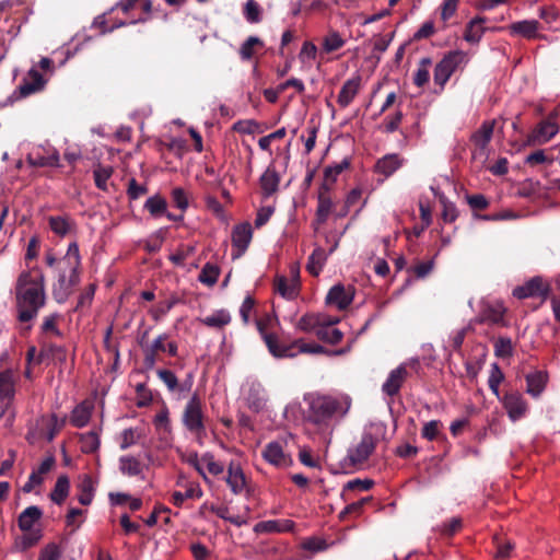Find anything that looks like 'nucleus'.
<instances>
[{"label": "nucleus", "mask_w": 560, "mask_h": 560, "mask_svg": "<svg viewBox=\"0 0 560 560\" xmlns=\"http://www.w3.org/2000/svg\"><path fill=\"white\" fill-rule=\"evenodd\" d=\"M18 319L28 323L34 319L46 303L45 277L23 271L15 284Z\"/></svg>", "instance_id": "1"}, {"label": "nucleus", "mask_w": 560, "mask_h": 560, "mask_svg": "<svg viewBox=\"0 0 560 560\" xmlns=\"http://www.w3.org/2000/svg\"><path fill=\"white\" fill-rule=\"evenodd\" d=\"M352 399L347 394H316L308 402L307 421L326 431L349 412Z\"/></svg>", "instance_id": "2"}, {"label": "nucleus", "mask_w": 560, "mask_h": 560, "mask_svg": "<svg viewBox=\"0 0 560 560\" xmlns=\"http://www.w3.org/2000/svg\"><path fill=\"white\" fill-rule=\"evenodd\" d=\"M43 517V511L37 505L27 506L18 517V526L24 535L20 540L21 550H27L36 546L43 538V529L34 526Z\"/></svg>", "instance_id": "3"}, {"label": "nucleus", "mask_w": 560, "mask_h": 560, "mask_svg": "<svg viewBox=\"0 0 560 560\" xmlns=\"http://www.w3.org/2000/svg\"><path fill=\"white\" fill-rule=\"evenodd\" d=\"M182 421L186 430L195 436L196 441L202 444L207 436L206 416L202 401L197 394H194L186 404Z\"/></svg>", "instance_id": "4"}, {"label": "nucleus", "mask_w": 560, "mask_h": 560, "mask_svg": "<svg viewBox=\"0 0 560 560\" xmlns=\"http://www.w3.org/2000/svg\"><path fill=\"white\" fill-rule=\"evenodd\" d=\"M466 61V54L462 50H453L444 55L434 68V82L444 89L446 82L460 63Z\"/></svg>", "instance_id": "5"}, {"label": "nucleus", "mask_w": 560, "mask_h": 560, "mask_svg": "<svg viewBox=\"0 0 560 560\" xmlns=\"http://www.w3.org/2000/svg\"><path fill=\"white\" fill-rule=\"evenodd\" d=\"M288 438H280L267 443L261 452L262 458L277 468H287L292 465L291 454L287 451Z\"/></svg>", "instance_id": "6"}, {"label": "nucleus", "mask_w": 560, "mask_h": 560, "mask_svg": "<svg viewBox=\"0 0 560 560\" xmlns=\"http://www.w3.org/2000/svg\"><path fill=\"white\" fill-rule=\"evenodd\" d=\"M376 445L377 439L371 433H364L358 445L348 451L345 460L349 462L352 467L362 465L373 454Z\"/></svg>", "instance_id": "7"}, {"label": "nucleus", "mask_w": 560, "mask_h": 560, "mask_svg": "<svg viewBox=\"0 0 560 560\" xmlns=\"http://www.w3.org/2000/svg\"><path fill=\"white\" fill-rule=\"evenodd\" d=\"M68 268L59 266L58 281L52 285V296L58 303L67 301L72 292V289L78 285L80 281L79 271L69 270L70 275L67 278L66 270Z\"/></svg>", "instance_id": "8"}, {"label": "nucleus", "mask_w": 560, "mask_h": 560, "mask_svg": "<svg viewBox=\"0 0 560 560\" xmlns=\"http://www.w3.org/2000/svg\"><path fill=\"white\" fill-rule=\"evenodd\" d=\"M19 380L18 366L2 368L0 365V401L14 402Z\"/></svg>", "instance_id": "9"}, {"label": "nucleus", "mask_w": 560, "mask_h": 560, "mask_svg": "<svg viewBox=\"0 0 560 560\" xmlns=\"http://www.w3.org/2000/svg\"><path fill=\"white\" fill-rule=\"evenodd\" d=\"M549 284L541 277H533L523 285H518L513 290V296L524 300L527 298H540L545 300L549 294Z\"/></svg>", "instance_id": "10"}, {"label": "nucleus", "mask_w": 560, "mask_h": 560, "mask_svg": "<svg viewBox=\"0 0 560 560\" xmlns=\"http://www.w3.org/2000/svg\"><path fill=\"white\" fill-rule=\"evenodd\" d=\"M557 132L558 125L555 121V117L550 115L547 119L540 121L528 135L525 145L534 147L537 144H544L553 138Z\"/></svg>", "instance_id": "11"}, {"label": "nucleus", "mask_w": 560, "mask_h": 560, "mask_svg": "<svg viewBox=\"0 0 560 560\" xmlns=\"http://www.w3.org/2000/svg\"><path fill=\"white\" fill-rule=\"evenodd\" d=\"M512 421H517L525 416L528 406L523 395L516 390L508 392L499 398Z\"/></svg>", "instance_id": "12"}, {"label": "nucleus", "mask_w": 560, "mask_h": 560, "mask_svg": "<svg viewBox=\"0 0 560 560\" xmlns=\"http://www.w3.org/2000/svg\"><path fill=\"white\" fill-rule=\"evenodd\" d=\"M494 120H485L470 136V142L475 147L474 156L486 155L487 148L492 139Z\"/></svg>", "instance_id": "13"}, {"label": "nucleus", "mask_w": 560, "mask_h": 560, "mask_svg": "<svg viewBox=\"0 0 560 560\" xmlns=\"http://www.w3.org/2000/svg\"><path fill=\"white\" fill-rule=\"evenodd\" d=\"M408 377L409 372L404 366L393 369L382 385L383 394L390 398L398 396Z\"/></svg>", "instance_id": "14"}, {"label": "nucleus", "mask_w": 560, "mask_h": 560, "mask_svg": "<svg viewBox=\"0 0 560 560\" xmlns=\"http://www.w3.org/2000/svg\"><path fill=\"white\" fill-rule=\"evenodd\" d=\"M228 475L225 482L231 492L235 495L241 494L247 487V478L238 462L231 460L226 466Z\"/></svg>", "instance_id": "15"}, {"label": "nucleus", "mask_w": 560, "mask_h": 560, "mask_svg": "<svg viewBox=\"0 0 560 560\" xmlns=\"http://www.w3.org/2000/svg\"><path fill=\"white\" fill-rule=\"evenodd\" d=\"M253 236L252 228L248 223L238 224L234 228L232 233L233 247L237 249L233 253V258H240L247 249Z\"/></svg>", "instance_id": "16"}, {"label": "nucleus", "mask_w": 560, "mask_h": 560, "mask_svg": "<svg viewBox=\"0 0 560 560\" xmlns=\"http://www.w3.org/2000/svg\"><path fill=\"white\" fill-rule=\"evenodd\" d=\"M404 160L396 153L386 154L378 159L374 165V172L383 176V180L390 177L398 168L401 167Z\"/></svg>", "instance_id": "17"}, {"label": "nucleus", "mask_w": 560, "mask_h": 560, "mask_svg": "<svg viewBox=\"0 0 560 560\" xmlns=\"http://www.w3.org/2000/svg\"><path fill=\"white\" fill-rule=\"evenodd\" d=\"M352 301L353 294L348 293L341 283L331 287L325 299L327 305H336L340 311L348 308Z\"/></svg>", "instance_id": "18"}, {"label": "nucleus", "mask_w": 560, "mask_h": 560, "mask_svg": "<svg viewBox=\"0 0 560 560\" xmlns=\"http://www.w3.org/2000/svg\"><path fill=\"white\" fill-rule=\"evenodd\" d=\"M295 523L291 520H269L254 526L256 534L288 533L294 529Z\"/></svg>", "instance_id": "19"}, {"label": "nucleus", "mask_w": 560, "mask_h": 560, "mask_svg": "<svg viewBox=\"0 0 560 560\" xmlns=\"http://www.w3.org/2000/svg\"><path fill=\"white\" fill-rule=\"evenodd\" d=\"M361 86V77L355 75L349 80H347L343 85L341 86V90L337 97V103L340 107L346 108L348 107L351 102L354 100L357 94L360 91Z\"/></svg>", "instance_id": "20"}, {"label": "nucleus", "mask_w": 560, "mask_h": 560, "mask_svg": "<svg viewBox=\"0 0 560 560\" xmlns=\"http://www.w3.org/2000/svg\"><path fill=\"white\" fill-rule=\"evenodd\" d=\"M246 402L249 409L258 412L262 409L266 397L262 385L258 382H250L247 384Z\"/></svg>", "instance_id": "21"}, {"label": "nucleus", "mask_w": 560, "mask_h": 560, "mask_svg": "<svg viewBox=\"0 0 560 560\" xmlns=\"http://www.w3.org/2000/svg\"><path fill=\"white\" fill-rule=\"evenodd\" d=\"M330 322V315L325 313H307L303 315L298 323V327L304 331H317L320 330L324 323Z\"/></svg>", "instance_id": "22"}, {"label": "nucleus", "mask_w": 560, "mask_h": 560, "mask_svg": "<svg viewBox=\"0 0 560 560\" xmlns=\"http://www.w3.org/2000/svg\"><path fill=\"white\" fill-rule=\"evenodd\" d=\"M548 382V374L545 371H534L526 375V392L533 397H539L545 390Z\"/></svg>", "instance_id": "23"}, {"label": "nucleus", "mask_w": 560, "mask_h": 560, "mask_svg": "<svg viewBox=\"0 0 560 560\" xmlns=\"http://www.w3.org/2000/svg\"><path fill=\"white\" fill-rule=\"evenodd\" d=\"M512 35H521L525 38L532 39L537 37L539 30V22L536 20H524L514 22L509 26Z\"/></svg>", "instance_id": "24"}, {"label": "nucleus", "mask_w": 560, "mask_h": 560, "mask_svg": "<svg viewBox=\"0 0 560 560\" xmlns=\"http://www.w3.org/2000/svg\"><path fill=\"white\" fill-rule=\"evenodd\" d=\"M185 488L184 492L175 491L172 494V503L177 508H180L185 500L200 499L203 494L200 485L197 482L189 481L186 483Z\"/></svg>", "instance_id": "25"}, {"label": "nucleus", "mask_w": 560, "mask_h": 560, "mask_svg": "<svg viewBox=\"0 0 560 560\" xmlns=\"http://www.w3.org/2000/svg\"><path fill=\"white\" fill-rule=\"evenodd\" d=\"M504 311V307L500 303L487 304L480 311L478 317L479 322L499 325L503 322Z\"/></svg>", "instance_id": "26"}, {"label": "nucleus", "mask_w": 560, "mask_h": 560, "mask_svg": "<svg viewBox=\"0 0 560 560\" xmlns=\"http://www.w3.org/2000/svg\"><path fill=\"white\" fill-rule=\"evenodd\" d=\"M339 322L338 317L330 316L329 323H324L319 331H317L318 339L326 341L330 345H336L342 339V332L334 326Z\"/></svg>", "instance_id": "27"}, {"label": "nucleus", "mask_w": 560, "mask_h": 560, "mask_svg": "<svg viewBox=\"0 0 560 560\" xmlns=\"http://www.w3.org/2000/svg\"><path fill=\"white\" fill-rule=\"evenodd\" d=\"M92 410L93 406L90 402L83 401L79 404L71 412L70 423L75 428L85 427L91 419Z\"/></svg>", "instance_id": "28"}, {"label": "nucleus", "mask_w": 560, "mask_h": 560, "mask_svg": "<svg viewBox=\"0 0 560 560\" xmlns=\"http://www.w3.org/2000/svg\"><path fill=\"white\" fill-rule=\"evenodd\" d=\"M280 176L278 172L268 167L264 174L260 176V187L265 197H270L273 195L279 187Z\"/></svg>", "instance_id": "29"}, {"label": "nucleus", "mask_w": 560, "mask_h": 560, "mask_svg": "<svg viewBox=\"0 0 560 560\" xmlns=\"http://www.w3.org/2000/svg\"><path fill=\"white\" fill-rule=\"evenodd\" d=\"M50 230L58 236H66L74 228V221L69 215L48 217Z\"/></svg>", "instance_id": "30"}, {"label": "nucleus", "mask_w": 560, "mask_h": 560, "mask_svg": "<svg viewBox=\"0 0 560 560\" xmlns=\"http://www.w3.org/2000/svg\"><path fill=\"white\" fill-rule=\"evenodd\" d=\"M26 160L27 163L33 167L59 166V153L55 149L47 155L30 153Z\"/></svg>", "instance_id": "31"}, {"label": "nucleus", "mask_w": 560, "mask_h": 560, "mask_svg": "<svg viewBox=\"0 0 560 560\" xmlns=\"http://www.w3.org/2000/svg\"><path fill=\"white\" fill-rule=\"evenodd\" d=\"M45 84L44 78L40 72L35 69L28 71V79L20 85V93L27 96L34 92L39 91Z\"/></svg>", "instance_id": "32"}, {"label": "nucleus", "mask_w": 560, "mask_h": 560, "mask_svg": "<svg viewBox=\"0 0 560 560\" xmlns=\"http://www.w3.org/2000/svg\"><path fill=\"white\" fill-rule=\"evenodd\" d=\"M272 324L270 317L258 318L256 320L257 330L265 340L268 350H280L277 343V337L273 332L269 331V326Z\"/></svg>", "instance_id": "33"}, {"label": "nucleus", "mask_w": 560, "mask_h": 560, "mask_svg": "<svg viewBox=\"0 0 560 560\" xmlns=\"http://www.w3.org/2000/svg\"><path fill=\"white\" fill-rule=\"evenodd\" d=\"M70 481L66 475H61L57 478L55 487L50 492L49 497L56 504H62L69 495Z\"/></svg>", "instance_id": "34"}, {"label": "nucleus", "mask_w": 560, "mask_h": 560, "mask_svg": "<svg viewBox=\"0 0 560 560\" xmlns=\"http://www.w3.org/2000/svg\"><path fill=\"white\" fill-rule=\"evenodd\" d=\"M200 320L207 327L220 329L231 323V315L226 310H218Z\"/></svg>", "instance_id": "35"}, {"label": "nucleus", "mask_w": 560, "mask_h": 560, "mask_svg": "<svg viewBox=\"0 0 560 560\" xmlns=\"http://www.w3.org/2000/svg\"><path fill=\"white\" fill-rule=\"evenodd\" d=\"M119 470L122 475L136 477L142 474V464L135 456H121L119 458Z\"/></svg>", "instance_id": "36"}, {"label": "nucleus", "mask_w": 560, "mask_h": 560, "mask_svg": "<svg viewBox=\"0 0 560 560\" xmlns=\"http://www.w3.org/2000/svg\"><path fill=\"white\" fill-rule=\"evenodd\" d=\"M179 302L178 298L172 295L170 299L160 301L158 304L153 305L149 310V314L154 322L161 320L177 303Z\"/></svg>", "instance_id": "37"}, {"label": "nucleus", "mask_w": 560, "mask_h": 560, "mask_svg": "<svg viewBox=\"0 0 560 560\" xmlns=\"http://www.w3.org/2000/svg\"><path fill=\"white\" fill-rule=\"evenodd\" d=\"M81 265V257L79 246L75 242L70 243L66 256L59 261V266L68 268L69 270L79 271Z\"/></svg>", "instance_id": "38"}, {"label": "nucleus", "mask_w": 560, "mask_h": 560, "mask_svg": "<svg viewBox=\"0 0 560 560\" xmlns=\"http://www.w3.org/2000/svg\"><path fill=\"white\" fill-rule=\"evenodd\" d=\"M332 207L334 202L331 200V197L318 196L314 224L322 225L326 223L332 210Z\"/></svg>", "instance_id": "39"}, {"label": "nucleus", "mask_w": 560, "mask_h": 560, "mask_svg": "<svg viewBox=\"0 0 560 560\" xmlns=\"http://www.w3.org/2000/svg\"><path fill=\"white\" fill-rule=\"evenodd\" d=\"M80 451L83 454L95 453L101 445L100 436L95 431H90L80 434L79 438Z\"/></svg>", "instance_id": "40"}, {"label": "nucleus", "mask_w": 560, "mask_h": 560, "mask_svg": "<svg viewBox=\"0 0 560 560\" xmlns=\"http://www.w3.org/2000/svg\"><path fill=\"white\" fill-rule=\"evenodd\" d=\"M432 66V59L430 57H424L419 61V67L413 75V83L422 88L429 82L430 72L429 69Z\"/></svg>", "instance_id": "41"}, {"label": "nucleus", "mask_w": 560, "mask_h": 560, "mask_svg": "<svg viewBox=\"0 0 560 560\" xmlns=\"http://www.w3.org/2000/svg\"><path fill=\"white\" fill-rule=\"evenodd\" d=\"M326 257V253L323 248L314 249L308 258L306 266L307 271L313 276H318L322 271Z\"/></svg>", "instance_id": "42"}, {"label": "nucleus", "mask_w": 560, "mask_h": 560, "mask_svg": "<svg viewBox=\"0 0 560 560\" xmlns=\"http://www.w3.org/2000/svg\"><path fill=\"white\" fill-rule=\"evenodd\" d=\"M483 22V18H476L471 20L466 26L464 38L469 43L479 42L483 34V28L481 27Z\"/></svg>", "instance_id": "43"}, {"label": "nucleus", "mask_w": 560, "mask_h": 560, "mask_svg": "<svg viewBox=\"0 0 560 560\" xmlns=\"http://www.w3.org/2000/svg\"><path fill=\"white\" fill-rule=\"evenodd\" d=\"M78 500L82 505L91 504L94 497L93 481L90 476H85L80 482Z\"/></svg>", "instance_id": "44"}, {"label": "nucleus", "mask_w": 560, "mask_h": 560, "mask_svg": "<svg viewBox=\"0 0 560 560\" xmlns=\"http://www.w3.org/2000/svg\"><path fill=\"white\" fill-rule=\"evenodd\" d=\"M219 276H220V268L217 265L207 262L202 267L198 279L201 283L212 287L217 283Z\"/></svg>", "instance_id": "45"}, {"label": "nucleus", "mask_w": 560, "mask_h": 560, "mask_svg": "<svg viewBox=\"0 0 560 560\" xmlns=\"http://www.w3.org/2000/svg\"><path fill=\"white\" fill-rule=\"evenodd\" d=\"M166 200L160 195L150 197L145 203L144 209L150 212L153 217H160L166 212Z\"/></svg>", "instance_id": "46"}, {"label": "nucleus", "mask_w": 560, "mask_h": 560, "mask_svg": "<svg viewBox=\"0 0 560 560\" xmlns=\"http://www.w3.org/2000/svg\"><path fill=\"white\" fill-rule=\"evenodd\" d=\"M503 380H504V374L501 371L499 364L492 363L491 370H490V375L488 378V385H489V388L492 392V394L498 398H500L499 387H500V384L503 382Z\"/></svg>", "instance_id": "47"}, {"label": "nucleus", "mask_w": 560, "mask_h": 560, "mask_svg": "<svg viewBox=\"0 0 560 560\" xmlns=\"http://www.w3.org/2000/svg\"><path fill=\"white\" fill-rule=\"evenodd\" d=\"M201 462L206 466L208 472L213 476H219L225 470V465L222 462L217 460L214 455L210 452L201 455Z\"/></svg>", "instance_id": "48"}, {"label": "nucleus", "mask_w": 560, "mask_h": 560, "mask_svg": "<svg viewBox=\"0 0 560 560\" xmlns=\"http://www.w3.org/2000/svg\"><path fill=\"white\" fill-rule=\"evenodd\" d=\"M277 290L283 298L293 300L298 295L299 283L289 284L287 278L281 276L277 278Z\"/></svg>", "instance_id": "49"}, {"label": "nucleus", "mask_w": 560, "mask_h": 560, "mask_svg": "<svg viewBox=\"0 0 560 560\" xmlns=\"http://www.w3.org/2000/svg\"><path fill=\"white\" fill-rule=\"evenodd\" d=\"M153 401V395L151 389L145 383H139L136 385V406L139 408L148 407Z\"/></svg>", "instance_id": "50"}, {"label": "nucleus", "mask_w": 560, "mask_h": 560, "mask_svg": "<svg viewBox=\"0 0 560 560\" xmlns=\"http://www.w3.org/2000/svg\"><path fill=\"white\" fill-rule=\"evenodd\" d=\"M350 167V159L345 158L339 163H336L334 165H329L325 167L324 170V176L326 179L330 180V184H335L337 180V177L345 171Z\"/></svg>", "instance_id": "51"}, {"label": "nucleus", "mask_w": 560, "mask_h": 560, "mask_svg": "<svg viewBox=\"0 0 560 560\" xmlns=\"http://www.w3.org/2000/svg\"><path fill=\"white\" fill-rule=\"evenodd\" d=\"M113 174V168L110 166H102L97 165V167L93 171L95 186L106 191L107 190V180L110 178Z\"/></svg>", "instance_id": "52"}, {"label": "nucleus", "mask_w": 560, "mask_h": 560, "mask_svg": "<svg viewBox=\"0 0 560 560\" xmlns=\"http://www.w3.org/2000/svg\"><path fill=\"white\" fill-rule=\"evenodd\" d=\"M440 203L442 205V219L446 223L454 222L458 217V211L455 203L451 202L446 197L441 196L439 198Z\"/></svg>", "instance_id": "53"}, {"label": "nucleus", "mask_w": 560, "mask_h": 560, "mask_svg": "<svg viewBox=\"0 0 560 560\" xmlns=\"http://www.w3.org/2000/svg\"><path fill=\"white\" fill-rule=\"evenodd\" d=\"M61 556V547L56 542H49L40 549L37 560H60Z\"/></svg>", "instance_id": "54"}, {"label": "nucleus", "mask_w": 560, "mask_h": 560, "mask_svg": "<svg viewBox=\"0 0 560 560\" xmlns=\"http://www.w3.org/2000/svg\"><path fill=\"white\" fill-rule=\"evenodd\" d=\"M256 46L262 47L264 43L258 37L249 36L240 48L241 58L249 60L254 56V48Z\"/></svg>", "instance_id": "55"}, {"label": "nucleus", "mask_w": 560, "mask_h": 560, "mask_svg": "<svg viewBox=\"0 0 560 560\" xmlns=\"http://www.w3.org/2000/svg\"><path fill=\"white\" fill-rule=\"evenodd\" d=\"M158 375L164 382V384L167 386L168 390H171V392L180 390L182 392L184 389L182 386H179L178 380L172 371L165 370V369H160V370H158Z\"/></svg>", "instance_id": "56"}, {"label": "nucleus", "mask_w": 560, "mask_h": 560, "mask_svg": "<svg viewBox=\"0 0 560 560\" xmlns=\"http://www.w3.org/2000/svg\"><path fill=\"white\" fill-rule=\"evenodd\" d=\"M261 10L255 0H248L244 8V16L249 23H258L261 20Z\"/></svg>", "instance_id": "57"}, {"label": "nucleus", "mask_w": 560, "mask_h": 560, "mask_svg": "<svg viewBox=\"0 0 560 560\" xmlns=\"http://www.w3.org/2000/svg\"><path fill=\"white\" fill-rule=\"evenodd\" d=\"M442 422L440 420H431L424 423L421 430V436L428 441H434L440 434Z\"/></svg>", "instance_id": "58"}, {"label": "nucleus", "mask_w": 560, "mask_h": 560, "mask_svg": "<svg viewBox=\"0 0 560 560\" xmlns=\"http://www.w3.org/2000/svg\"><path fill=\"white\" fill-rule=\"evenodd\" d=\"M165 238V233L163 230H159L144 244V248L149 254H154L159 252L162 247V244Z\"/></svg>", "instance_id": "59"}, {"label": "nucleus", "mask_w": 560, "mask_h": 560, "mask_svg": "<svg viewBox=\"0 0 560 560\" xmlns=\"http://www.w3.org/2000/svg\"><path fill=\"white\" fill-rule=\"evenodd\" d=\"M345 45V40L337 32L329 33L323 43L324 49L327 52H332L340 49Z\"/></svg>", "instance_id": "60"}, {"label": "nucleus", "mask_w": 560, "mask_h": 560, "mask_svg": "<svg viewBox=\"0 0 560 560\" xmlns=\"http://www.w3.org/2000/svg\"><path fill=\"white\" fill-rule=\"evenodd\" d=\"M232 128L236 132L252 135L259 129V124L253 119L238 120L234 122Z\"/></svg>", "instance_id": "61"}, {"label": "nucleus", "mask_w": 560, "mask_h": 560, "mask_svg": "<svg viewBox=\"0 0 560 560\" xmlns=\"http://www.w3.org/2000/svg\"><path fill=\"white\" fill-rule=\"evenodd\" d=\"M371 500L370 497L368 498H362L361 500L357 501V502H352L350 504H348L339 514V518L340 520H345L347 515L349 514H355V515H360L361 512H362V509L364 506V504L366 502H369Z\"/></svg>", "instance_id": "62"}, {"label": "nucleus", "mask_w": 560, "mask_h": 560, "mask_svg": "<svg viewBox=\"0 0 560 560\" xmlns=\"http://www.w3.org/2000/svg\"><path fill=\"white\" fill-rule=\"evenodd\" d=\"M148 192L145 185L139 184L135 178L129 179L127 195L130 200H136Z\"/></svg>", "instance_id": "63"}, {"label": "nucleus", "mask_w": 560, "mask_h": 560, "mask_svg": "<svg viewBox=\"0 0 560 560\" xmlns=\"http://www.w3.org/2000/svg\"><path fill=\"white\" fill-rule=\"evenodd\" d=\"M153 423L156 429H163L166 433H171V422L168 417V410L163 409L158 412L154 417Z\"/></svg>", "instance_id": "64"}]
</instances>
